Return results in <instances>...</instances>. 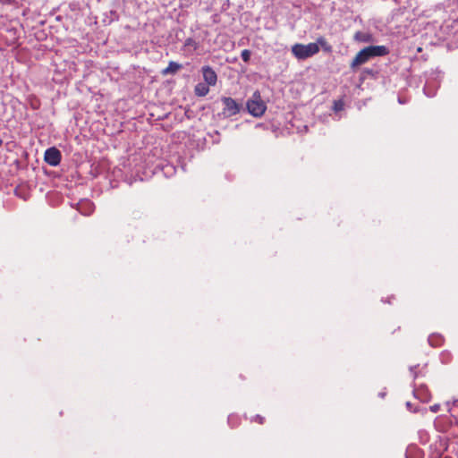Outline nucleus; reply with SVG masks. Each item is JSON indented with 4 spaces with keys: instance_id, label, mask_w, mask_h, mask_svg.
I'll use <instances>...</instances> for the list:
<instances>
[{
    "instance_id": "obj_4",
    "label": "nucleus",
    "mask_w": 458,
    "mask_h": 458,
    "mask_svg": "<svg viewBox=\"0 0 458 458\" xmlns=\"http://www.w3.org/2000/svg\"><path fill=\"white\" fill-rule=\"evenodd\" d=\"M224 104L222 114L225 117H231L240 113L241 105L238 104L233 98L230 97H223L221 98Z\"/></svg>"
},
{
    "instance_id": "obj_17",
    "label": "nucleus",
    "mask_w": 458,
    "mask_h": 458,
    "mask_svg": "<svg viewBox=\"0 0 458 458\" xmlns=\"http://www.w3.org/2000/svg\"><path fill=\"white\" fill-rule=\"evenodd\" d=\"M406 405H407L408 408L411 407V403L409 402L406 403Z\"/></svg>"
},
{
    "instance_id": "obj_11",
    "label": "nucleus",
    "mask_w": 458,
    "mask_h": 458,
    "mask_svg": "<svg viewBox=\"0 0 458 458\" xmlns=\"http://www.w3.org/2000/svg\"><path fill=\"white\" fill-rule=\"evenodd\" d=\"M316 43L318 45V47H321L325 52H332V46L324 37H318Z\"/></svg>"
},
{
    "instance_id": "obj_12",
    "label": "nucleus",
    "mask_w": 458,
    "mask_h": 458,
    "mask_svg": "<svg viewBox=\"0 0 458 458\" xmlns=\"http://www.w3.org/2000/svg\"><path fill=\"white\" fill-rule=\"evenodd\" d=\"M184 47H191L193 50H197L199 48V43L192 38H188L184 42Z\"/></svg>"
},
{
    "instance_id": "obj_7",
    "label": "nucleus",
    "mask_w": 458,
    "mask_h": 458,
    "mask_svg": "<svg viewBox=\"0 0 458 458\" xmlns=\"http://www.w3.org/2000/svg\"><path fill=\"white\" fill-rule=\"evenodd\" d=\"M209 86L207 83H198L194 87V93L197 97H205L209 92Z\"/></svg>"
},
{
    "instance_id": "obj_16",
    "label": "nucleus",
    "mask_w": 458,
    "mask_h": 458,
    "mask_svg": "<svg viewBox=\"0 0 458 458\" xmlns=\"http://www.w3.org/2000/svg\"><path fill=\"white\" fill-rule=\"evenodd\" d=\"M440 409V405L439 404H434V405H431L429 407V410L432 411V412H437Z\"/></svg>"
},
{
    "instance_id": "obj_1",
    "label": "nucleus",
    "mask_w": 458,
    "mask_h": 458,
    "mask_svg": "<svg viewBox=\"0 0 458 458\" xmlns=\"http://www.w3.org/2000/svg\"><path fill=\"white\" fill-rule=\"evenodd\" d=\"M389 54V50L385 46H369L359 51L351 63V68L354 69L364 64L372 57L385 56Z\"/></svg>"
},
{
    "instance_id": "obj_2",
    "label": "nucleus",
    "mask_w": 458,
    "mask_h": 458,
    "mask_svg": "<svg viewBox=\"0 0 458 458\" xmlns=\"http://www.w3.org/2000/svg\"><path fill=\"white\" fill-rule=\"evenodd\" d=\"M292 54L298 60L308 59L319 52L317 43H309L307 45L296 43L292 47Z\"/></svg>"
},
{
    "instance_id": "obj_15",
    "label": "nucleus",
    "mask_w": 458,
    "mask_h": 458,
    "mask_svg": "<svg viewBox=\"0 0 458 458\" xmlns=\"http://www.w3.org/2000/svg\"><path fill=\"white\" fill-rule=\"evenodd\" d=\"M253 421H255V422H257V423H259V424H263V423H264V421H265V418H264V417H262V416H260V415H257V416L254 418Z\"/></svg>"
},
{
    "instance_id": "obj_3",
    "label": "nucleus",
    "mask_w": 458,
    "mask_h": 458,
    "mask_svg": "<svg viewBox=\"0 0 458 458\" xmlns=\"http://www.w3.org/2000/svg\"><path fill=\"white\" fill-rule=\"evenodd\" d=\"M246 106L248 112L254 117L262 116L267 110L266 103L262 100L260 92L258 90L255 91L252 97L247 101Z\"/></svg>"
},
{
    "instance_id": "obj_6",
    "label": "nucleus",
    "mask_w": 458,
    "mask_h": 458,
    "mask_svg": "<svg viewBox=\"0 0 458 458\" xmlns=\"http://www.w3.org/2000/svg\"><path fill=\"white\" fill-rule=\"evenodd\" d=\"M203 80L208 85L215 86L217 81V75L214 69L208 65H205L201 69Z\"/></svg>"
},
{
    "instance_id": "obj_13",
    "label": "nucleus",
    "mask_w": 458,
    "mask_h": 458,
    "mask_svg": "<svg viewBox=\"0 0 458 458\" xmlns=\"http://www.w3.org/2000/svg\"><path fill=\"white\" fill-rule=\"evenodd\" d=\"M251 53L249 49H244L242 51L241 57L245 62L248 63L250 59Z\"/></svg>"
},
{
    "instance_id": "obj_10",
    "label": "nucleus",
    "mask_w": 458,
    "mask_h": 458,
    "mask_svg": "<svg viewBox=\"0 0 458 458\" xmlns=\"http://www.w3.org/2000/svg\"><path fill=\"white\" fill-rule=\"evenodd\" d=\"M28 190H29L28 185L21 184L15 188L14 192H15L16 196L22 199L23 200H26L27 196H28Z\"/></svg>"
},
{
    "instance_id": "obj_9",
    "label": "nucleus",
    "mask_w": 458,
    "mask_h": 458,
    "mask_svg": "<svg viewBox=\"0 0 458 458\" xmlns=\"http://www.w3.org/2000/svg\"><path fill=\"white\" fill-rule=\"evenodd\" d=\"M354 39L359 42L369 43L373 41V37L369 33L357 31L354 34Z\"/></svg>"
},
{
    "instance_id": "obj_5",
    "label": "nucleus",
    "mask_w": 458,
    "mask_h": 458,
    "mask_svg": "<svg viewBox=\"0 0 458 458\" xmlns=\"http://www.w3.org/2000/svg\"><path fill=\"white\" fill-rule=\"evenodd\" d=\"M44 159L48 165L56 166L61 161V152L55 147L49 148L45 152Z\"/></svg>"
},
{
    "instance_id": "obj_14",
    "label": "nucleus",
    "mask_w": 458,
    "mask_h": 458,
    "mask_svg": "<svg viewBox=\"0 0 458 458\" xmlns=\"http://www.w3.org/2000/svg\"><path fill=\"white\" fill-rule=\"evenodd\" d=\"M344 106V104L343 100H335L334 102V110L336 112L341 111V110H343Z\"/></svg>"
},
{
    "instance_id": "obj_8",
    "label": "nucleus",
    "mask_w": 458,
    "mask_h": 458,
    "mask_svg": "<svg viewBox=\"0 0 458 458\" xmlns=\"http://www.w3.org/2000/svg\"><path fill=\"white\" fill-rule=\"evenodd\" d=\"M182 68V64L171 61L168 64V66L163 70L162 74L167 75V74H174L176 73L180 69Z\"/></svg>"
}]
</instances>
